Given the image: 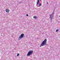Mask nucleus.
<instances>
[{
  "label": "nucleus",
  "instance_id": "f257e3e1",
  "mask_svg": "<svg viewBox=\"0 0 60 60\" xmlns=\"http://www.w3.org/2000/svg\"><path fill=\"white\" fill-rule=\"evenodd\" d=\"M46 44H47V39H45L42 42L40 45V47H41L42 46H45L46 45Z\"/></svg>",
  "mask_w": 60,
  "mask_h": 60
},
{
  "label": "nucleus",
  "instance_id": "f03ea898",
  "mask_svg": "<svg viewBox=\"0 0 60 60\" xmlns=\"http://www.w3.org/2000/svg\"><path fill=\"white\" fill-rule=\"evenodd\" d=\"M33 53V51H29L27 54V56H31V55H32Z\"/></svg>",
  "mask_w": 60,
  "mask_h": 60
},
{
  "label": "nucleus",
  "instance_id": "7ed1b4c3",
  "mask_svg": "<svg viewBox=\"0 0 60 60\" xmlns=\"http://www.w3.org/2000/svg\"><path fill=\"white\" fill-rule=\"evenodd\" d=\"M24 35V34H21L20 35V36L19 37V39H21V38H23Z\"/></svg>",
  "mask_w": 60,
  "mask_h": 60
},
{
  "label": "nucleus",
  "instance_id": "20e7f679",
  "mask_svg": "<svg viewBox=\"0 0 60 60\" xmlns=\"http://www.w3.org/2000/svg\"><path fill=\"white\" fill-rule=\"evenodd\" d=\"M53 13H52V14L51 15H50V18L51 19V20H52V17H53Z\"/></svg>",
  "mask_w": 60,
  "mask_h": 60
},
{
  "label": "nucleus",
  "instance_id": "39448f33",
  "mask_svg": "<svg viewBox=\"0 0 60 60\" xmlns=\"http://www.w3.org/2000/svg\"><path fill=\"white\" fill-rule=\"evenodd\" d=\"M6 11L7 13H8L9 12V10L8 9H6Z\"/></svg>",
  "mask_w": 60,
  "mask_h": 60
},
{
  "label": "nucleus",
  "instance_id": "423d86ee",
  "mask_svg": "<svg viewBox=\"0 0 60 60\" xmlns=\"http://www.w3.org/2000/svg\"><path fill=\"white\" fill-rule=\"evenodd\" d=\"M37 5L39 4V0H38L37 2Z\"/></svg>",
  "mask_w": 60,
  "mask_h": 60
},
{
  "label": "nucleus",
  "instance_id": "0eeeda50",
  "mask_svg": "<svg viewBox=\"0 0 60 60\" xmlns=\"http://www.w3.org/2000/svg\"><path fill=\"white\" fill-rule=\"evenodd\" d=\"M33 18L34 19H37V16H34L33 17Z\"/></svg>",
  "mask_w": 60,
  "mask_h": 60
},
{
  "label": "nucleus",
  "instance_id": "6e6552de",
  "mask_svg": "<svg viewBox=\"0 0 60 60\" xmlns=\"http://www.w3.org/2000/svg\"><path fill=\"white\" fill-rule=\"evenodd\" d=\"M39 6H41V4L40 3L39 4Z\"/></svg>",
  "mask_w": 60,
  "mask_h": 60
},
{
  "label": "nucleus",
  "instance_id": "1a4fd4ad",
  "mask_svg": "<svg viewBox=\"0 0 60 60\" xmlns=\"http://www.w3.org/2000/svg\"><path fill=\"white\" fill-rule=\"evenodd\" d=\"M19 53H17V56H19Z\"/></svg>",
  "mask_w": 60,
  "mask_h": 60
},
{
  "label": "nucleus",
  "instance_id": "9d476101",
  "mask_svg": "<svg viewBox=\"0 0 60 60\" xmlns=\"http://www.w3.org/2000/svg\"><path fill=\"white\" fill-rule=\"evenodd\" d=\"M56 32H58V29H57L56 30Z\"/></svg>",
  "mask_w": 60,
  "mask_h": 60
},
{
  "label": "nucleus",
  "instance_id": "9b49d317",
  "mask_svg": "<svg viewBox=\"0 0 60 60\" xmlns=\"http://www.w3.org/2000/svg\"><path fill=\"white\" fill-rule=\"evenodd\" d=\"M26 16H29L27 14V15H26Z\"/></svg>",
  "mask_w": 60,
  "mask_h": 60
},
{
  "label": "nucleus",
  "instance_id": "f8f14e48",
  "mask_svg": "<svg viewBox=\"0 0 60 60\" xmlns=\"http://www.w3.org/2000/svg\"><path fill=\"white\" fill-rule=\"evenodd\" d=\"M59 17H60V15Z\"/></svg>",
  "mask_w": 60,
  "mask_h": 60
},
{
  "label": "nucleus",
  "instance_id": "ddd939ff",
  "mask_svg": "<svg viewBox=\"0 0 60 60\" xmlns=\"http://www.w3.org/2000/svg\"><path fill=\"white\" fill-rule=\"evenodd\" d=\"M40 0V1H41V0Z\"/></svg>",
  "mask_w": 60,
  "mask_h": 60
}]
</instances>
